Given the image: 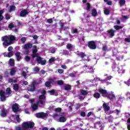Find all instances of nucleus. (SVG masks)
Instances as JSON below:
<instances>
[{
    "label": "nucleus",
    "instance_id": "1",
    "mask_svg": "<svg viewBox=\"0 0 130 130\" xmlns=\"http://www.w3.org/2000/svg\"><path fill=\"white\" fill-rule=\"evenodd\" d=\"M16 40V37L13 35L5 36L2 37L3 46H9L13 44V42Z\"/></svg>",
    "mask_w": 130,
    "mask_h": 130
},
{
    "label": "nucleus",
    "instance_id": "2",
    "mask_svg": "<svg viewBox=\"0 0 130 130\" xmlns=\"http://www.w3.org/2000/svg\"><path fill=\"white\" fill-rule=\"evenodd\" d=\"M22 125L23 128L28 129L29 128H33L35 126V123L33 122H23Z\"/></svg>",
    "mask_w": 130,
    "mask_h": 130
},
{
    "label": "nucleus",
    "instance_id": "3",
    "mask_svg": "<svg viewBox=\"0 0 130 130\" xmlns=\"http://www.w3.org/2000/svg\"><path fill=\"white\" fill-rule=\"evenodd\" d=\"M87 46L89 47V49H96L97 48V45L94 41H88Z\"/></svg>",
    "mask_w": 130,
    "mask_h": 130
},
{
    "label": "nucleus",
    "instance_id": "4",
    "mask_svg": "<svg viewBox=\"0 0 130 130\" xmlns=\"http://www.w3.org/2000/svg\"><path fill=\"white\" fill-rule=\"evenodd\" d=\"M36 117L37 118H44L45 117H47L48 114L47 113H44L43 112L37 113L35 114Z\"/></svg>",
    "mask_w": 130,
    "mask_h": 130
},
{
    "label": "nucleus",
    "instance_id": "5",
    "mask_svg": "<svg viewBox=\"0 0 130 130\" xmlns=\"http://www.w3.org/2000/svg\"><path fill=\"white\" fill-rule=\"evenodd\" d=\"M8 96H6V92L3 90H0V100L2 102H5L7 100Z\"/></svg>",
    "mask_w": 130,
    "mask_h": 130
},
{
    "label": "nucleus",
    "instance_id": "6",
    "mask_svg": "<svg viewBox=\"0 0 130 130\" xmlns=\"http://www.w3.org/2000/svg\"><path fill=\"white\" fill-rule=\"evenodd\" d=\"M36 84V81H33L31 84L29 85V87L27 88L28 92H34L35 91Z\"/></svg>",
    "mask_w": 130,
    "mask_h": 130
},
{
    "label": "nucleus",
    "instance_id": "7",
    "mask_svg": "<svg viewBox=\"0 0 130 130\" xmlns=\"http://www.w3.org/2000/svg\"><path fill=\"white\" fill-rule=\"evenodd\" d=\"M12 111L14 113H17V112H19L20 111V107H19V105L17 103H15L12 105Z\"/></svg>",
    "mask_w": 130,
    "mask_h": 130
},
{
    "label": "nucleus",
    "instance_id": "8",
    "mask_svg": "<svg viewBox=\"0 0 130 130\" xmlns=\"http://www.w3.org/2000/svg\"><path fill=\"white\" fill-rule=\"evenodd\" d=\"M30 12L27 9H24L21 11L20 13V17L21 18H25L27 15H29Z\"/></svg>",
    "mask_w": 130,
    "mask_h": 130
},
{
    "label": "nucleus",
    "instance_id": "9",
    "mask_svg": "<svg viewBox=\"0 0 130 130\" xmlns=\"http://www.w3.org/2000/svg\"><path fill=\"white\" fill-rule=\"evenodd\" d=\"M98 91L100 94H102V96L103 97H104L105 98H106L107 93H108V92H107V90L104 89L103 88H100L98 89Z\"/></svg>",
    "mask_w": 130,
    "mask_h": 130
},
{
    "label": "nucleus",
    "instance_id": "10",
    "mask_svg": "<svg viewBox=\"0 0 130 130\" xmlns=\"http://www.w3.org/2000/svg\"><path fill=\"white\" fill-rule=\"evenodd\" d=\"M51 84L52 85L54 84V80L53 79H49L48 81L46 82L45 83V87L49 88L50 87H51Z\"/></svg>",
    "mask_w": 130,
    "mask_h": 130
},
{
    "label": "nucleus",
    "instance_id": "11",
    "mask_svg": "<svg viewBox=\"0 0 130 130\" xmlns=\"http://www.w3.org/2000/svg\"><path fill=\"white\" fill-rule=\"evenodd\" d=\"M106 98H107L110 100H113V99L115 98V95L114 94L113 92H108V93H107V95L106 96Z\"/></svg>",
    "mask_w": 130,
    "mask_h": 130
},
{
    "label": "nucleus",
    "instance_id": "12",
    "mask_svg": "<svg viewBox=\"0 0 130 130\" xmlns=\"http://www.w3.org/2000/svg\"><path fill=\"white\" fill-rule=\"evenodd\" d=\"M36 61L42 66H45V64H46V60H42L41 57H39L37 59H36Z\"/></svg>",
    "mask_w": 130,
    "mask_h": 130
},
{
    "label": "nucleus",
    "instance_id": "13",
    "mask_svg": "<svg viewBox=\"0 0 130 130\" xmlns=\"http://www.w3.org/2000/svg\"><path fill=\"white\" fill-rule=\"evenodd\" d=\"M115 32H116V30L112 29H109L107 31L108 34L110 36V38H112L115 35Z\"/></svg>",
    "mask_w": 130,
    "mask_h": 130
},
{
    "label": "nucleus",
    "instance_id": "14",
    "mask_svg": "<svg viewBox=\"0 0 130 130\" xmlns=\"http://www.w3.org/2000/svg\"><path fill=\"white\" fill-rule=\"evenodd\" d=\"M32 45L33 44L31 43H27L23 46V48L25 49V50H28V49H31V48H32Z\"/></svg>",
    "mask_w": 130,
    "mask_h": 130
},
{
    "label": "nucleus",
    "instance_id": "15",
    "mask_svg": "<svg viewBox=\"0 0 130 130\" xmlns=\"http://www.w3.org/2000/svg\"><path fill=\"white\" fill-rule=\"evenodd\" d=\"M0 115L2 117H6L7 116V112H6V109L3 108L0 112Z\"/></svg>",
    "mask_w": 130,
    "mask_h": 130
},
{
    "label": "nucleus",
    "instance_id": "16",
    "mask_svg": "<svg viewBox=\"0 0 130 130\" xmlns=\"http://www.w3.org/2000/svg\"><path fill=\"white\" fill-rule=\"evenodd\" d=\"M15 55L17 61H20L22 59V56H21V53L20 52H17Z\"/></svg>",
    "mask_w": 130,
    "mask_h": 130
},
{
    "label": "nucleus",
    "instance_id": "17",
    "mask_svg": "<svg viewBox=\"0 0 130 130\" xmlns=\"http://www.w3.org/2000/svg\"><path fill=\"white\" fill-rule=\"evenodd\" d=\"M103 107L105 110V111H109L110 110V107L108 106V104L106 103H104L103 104Z\"/></svg>",
    "mask_w": 130,
    "mask_h": 130
},
{
    "label": "nucleus",
    "instance_id": "18",
    "mask_svg": "<svg viewBox=\"0 0 130 130\" xmlns=\"http://www.w3.org/2000/svg\"><path fill=\"white\" fill-rule=\"evenodd\" d=\"M77 55L78 57H80V58H82V59L84 58V57H86V56H87V55L83 52H80L78 53Z\"/></svg>",
    "mask_w": 130,
    "mask_h": 130
},
{
    "label": "nucleus",
    "instance_id": "19",
    "mask_svg": "<svg viewBox=\"0 0 130 130\" xmlns=\"http://www.w3.org/2000/svg\"><path fill=\"white\" fill-rule=\"evenodd\" d=\"M38 106L39 105L38 104L36 103V104H33L31 105V108L33 110V111H36V110H37V109H38Z\"/></svg>",
    "mask_w": 130,
    "mask_h": 130
},
{
    "label": "nucleus",
    "instance_id": "20",
    "mask_svg": "<svg viewBox=\"0 0 130 130\" xmlns=\"http://www.w3.org/2000/svg\"><path fill=\"white\" fill-rule=\"evenodd\" d=\"M98 15V12H97V10L96 9H93L91 11V16L92 17H97Z\"/></svg>",
    "mask_w": 130,
    "mask_h": 130
},
{
    "label": "nucleus",
    "instance_id": "21",
    "mask_svg": "<svg viewBox=\"0 0 130 130\" xmlns=\"http://www.w3.org/2000/svg\"><path fill=\"white\" fill-rule=\"evenodd\" d=\"M118 73L122 75V74H124V73H125V70L122 69V67H119L118 68Z\"/></svg>",
    "mask_w": 130,
    "mask_h": 130
},
{
    "label": "nucleus",
    "instance_id": "22",
    "mask_svg": "<svg viewBox=\"0 0 130 130\" xmlns=\"http://www.w3.org/2000/svg\"><path fill=\"white\" fill-rule=\"evenodd\" d=\"M45 102H46V100H39L37 102V104L39 105V104H41V105H44L45 104Z\"/></svg>",
    "mask_w": 130,
    "mask_h": 130
},
{
    "label": "nucleus",
    "instance_id": "23",
    "mask_svg": "<svg viewBox=\"0 0 130 130\" xmlns=\"http://www.w3.org/2000/svg\"><path fill=\"white\" fill-rule=\"evenodd\" d=\"M80 93L81 95H82L83 96H86V95H88V91L84 89H81Z\"/></svg>",
    "mask_w": 130,
    "mask_h": 130
},
{
    "label": "nucleus",
    "instance_id": "24",
    "mask_svg": "<svg viewBox=\"0 0 130 130\" xmlns=\"http://www.w3.org/2000/svg\"><path fill=\"white\" fill-rule=\"evenodd\" d=\"M19 84H15L13 85V90L15 91V92H18L19 91Z\"/></svg>",
    "mask_w": 130,
    "mask_h": 130
},
{
    "label": "nucleus",
    "instance_id": "25",
    "mask_svg": "<svg viewBox=\"0 0 130 130\" xmlns=\"http://www.w3.org/2000/svg\"><path fill=\"white\" fill-rule=\"evenodd\" d=\"M71 89H72V86L70 84H67L64 87L65 91H70Z\"/></svg>",
    "mask_w": 130,
    "mask_h": 130
},
{
    "label": "nucleus",
    "instance_id": "26",
    "mask_svg": "<svg viewBox=\"0 0 130 130\" xmlns=\"http://www.w3.org/2000/svg\"><path fill=\"white\" fill-rule=\"evenodd\" d=\"M59 122H66L67 121V118L65 117L61 116L59 119Z\"/></svg>",
    "mask_w": 130,
    "mask_h": 130
},
{
    "label": "nucleus",
    "instance_id": "27",
    "mask_svg": "<svg viewBox=\"0 0 130 130\" xmlns=\"http://www.w3.org/2000/svg\"><path fill=\"white\" fill-rule=\"evenodd\" d=\"M16 69L15 68H13L11 69L10 74L11 76H15V74H16Z\"/></svg>",
    "mask_w": 130,
    "mask_h": 130
},
{
    "label": "nucleus",
    "instance_id": "28",
    "mask_svg": "<svg viewBox=\"0 0 130 130\" xmlns=\"http://www.w3.org/2000/svg\"><path fill=\"white\" fill-rule=\"evenodd\" d=\"M9 64L11 67H14V66H15V59L12 58L10 59Z\"/></svg>",
    "mask_w": 130,
    "mask_h": 130
},
{
    "label": "nucleus",
    "instance_id": "29",
    "mask_svg": "<svg viewBox=\"0 0 130 130\" xmlns=\"http://www.w3.org/2000/svg\"><path fill=\"white\" fill-rule=\"evenodd\" d=\"M119 5L120 7H123L125 5V0H119Z\"/></svg>",
    "mask_w": 130,
    "mask_h": 130
},
{
    "label": "nucleus",
    "instance_id": "30",
    "mask_svg": "<svg viewBox=\"0 0 130 130\" xmlns=\"http://www.w3.org/2000/svg\"><path fill=\"white\" fill-rule=\"evenodd\" d=\"M93 97L96 99H99V98H100V93H99V92L94 93L93 94Z\"/></svg>",
    "mask_w": 130,
    "mask_h": 130
},
{
    "label": "nucleus",
    "instance_id": "31",
    "mask_svg": "<svg viewBox=\"0 0 130 130\" xmlns=\"http://www.w3.org/2000/svg\"><path fill=\"white\" fill-rule=\"evenodd\" d=\"M31 57L32 58H35V57H37L36 59H37L38 57H41L40 56H39V54L38 53H32L31 54Z\"/></svg>",
    "mask_w": 130,
    "mask_h": 130
},
{
    "label": "nucleus",
    "instance_id": "32",
    "mask_svg": "<svg viewBox=\"0 0 130 130\" xmlns=\"http://www.w3.org/2000/svg\"><path fill=\"white\" fill-rule=\"evenodd\" d=\"M6 94L7 95H11V94H12V90L10 87H8L6 89Z\"/></svg>",
    "mask_w": 130,
    "mask_h": 130
},
{
    "label": "nucleus",
    "instance_id": "33",
    "mask_svg": "<svg viewBox=\"0 0 130 130\" xmlns=\"http://www.w3.org/2000/svg\"><path fill=\"white\" fill-rule=\"evenodd\" d=\"M39 100H46V96L44 95H40L39 96Z\"/></svg>",
    "mask_w": 130,
    "mask_h": 130
},
{
    "label": "nucleus",
    "instance_id": "34",
    "mask_svg": "<svg viewBox=\"0 0 130 130\" xmlns=\"http://www.w3.org/2000/svg\"><path fill=\"white\" fill-rule=\"evenodd\" d=\"M114 28L116 30H120V29H122V28H123V26L120 25H114Z\"/></svg>",
    "mask_w": 130,
    "mask_h": 130
},
{
    "label": "nucleus",
    "instance_id": "35",
    "mask_svg": "<svg viewBox=\"0 0 130 130\" xmlns=\"http://www.w3.org/2000/svg\"><path fill=\"white\" fill-rule=\"evenodd\" d=\"M3 14H4V11L0 10V22L1 21H3V19H4V16H3Z\"/></svg>",
    "mask_w": 130,
    "mask_h": 130
},
{
    "label": "nucleus",
    "instance_id": "36",
    "mask_svg": "<svg viewBox=\"0 0 130 130\" xmlns=\"http://www.w3.org/2000/svg\"><path fill=\"white\" fill-rule=\"evenodd\" d=\"M15 116V119H16V121H17V122H21V118H20V115H16Z\"/></svg>",
    "mask_w": 130,
    "mask_h": 130
},
{
    "label": "nucleus",
    "instance_id": "37",
    "mask_svg": "<svg viewBox=\"0 0 130 130\" xmlns=\"http://www.w3.org/2000/svg\"><path fill=\"white\" fill-rule=\"evenodd\" d=\"M48 93H49L50 95H53V94H55V93H56V90L55 89H52L51 90L48 91Z\"/></svg>",
    "mask_w": 130,
    "mask_h": 130
},
{
    "label": "nucleus",
    "instance_id": "38",
    "mask_svg": "<svg viewBox=\"0 0 130 130\" xmlns=\"http://www.w3.org/2000/svg\"><path fill=\"white\" fill-rule=\"evenodd\" d=\"M9 83H17V80L13 79L12 78H9L8 80Z\"/></svg>",
    "mask_w": 130,
    "mask_h": 130
},
{
    "label": "nucleus",
    "instance_id": "39",
    "mask_svg": "<svg viewBox=\"0 0 130 130\" xmlns=\"http://www.w3.org/2000/svg\"><path fill=\"white\" fill-rule=\"evenodd\" d=\"M16 10V6H10V9L9 11V12L10 13H11V12H12V11H15Z\"/></svg>",
    "mask_w": 130,
    "mask_h": 130
},
{
    "label": "nucleus",
    "instance_id": "40",
    "mask_svg": "<svg viewBox=\"0 0 130 130\" xmlns=\"http://www.w3.org/2000/svg\"><path fill=\"white\" fill-rule=\"evenodd\" d=\"M40 71V69L38 67H35L33 69V72H35L36 73H38V72H39Z\"/></svg>",
    "mask_w": 130,
    "mask_h": 130
},
{
    "label": "nucleus",
    "instance_id": "41",
    "mask_svg": "<svg viewBox=\"0 0 130 130\" xmlns=\"http://www.w3.org/2000/svg\"><path fill=\"white\" fill-rule=\"evenodd\" d=\"M104 14H105V15H106L107 16V15H109V14H110V11H109V9H106L104 10Z\"/></svg>",
    "mask_w": 130,
    "mask_h": 130
},
{
    "label": "nucleus",
    "instance_id": "42",
    "mask_svg": "<svg viewBox=\"0 0 130 130\" xmlns=\"http://www.w3.org/2000/svg\"><path fill=\"white\" fill-rule=\"evenodd\" d=\"M91 9V4H90V3H86V10H87V11H89V10Z\"/></svg>",
    "mask_w": 130,
    "mask_h": 130
},
{
    "label": "nucleus",
    "instance_id": "43",
    "mask_svg": "<svg viewBox=\"0 0 130 130\" xmlns=\"http://www.w3.org/2000/svg\"><path fill=\"white\" fill-rule=\"evenodd\" d=\"M107 119L109 121V122H112V119H113V117L112 116L110 115V116L108 117Z\"/></svg>",
    "mask_w": 130,
    "mask_h": 130
},
{
    "label": "nucleus",
    "instance_id": "44",
    "mask_svg": "<svg viewBox=\"0 0 130 130\" xmlns=\"http://www.w3.org/2000/svg\"><path fill=\"white\" fill-rule=\"evenodd\" d=\"M67 49H72L73 48V45L71 44H68L66 46Z\"/></svg>",
    "mask_w": 130,
    "mask_h": 130
},
{
    "label": "nucleus",
    "instance_id": "45",
    "mask_svg": "<svg viewBox=\"0 0 130 130\" xmlns=\"http://www.w3.org/2000/svg\"><path fill=\"white\" fill-rule=\"evenodd\" d=\"M15 25H14V24L13 23H10L8 25V28L12 30L13 28H14Z\"/></svg>",
    "mask_w": 130,
    "mask_h": 130
},
{
    "label": "nucleus",
    "instance_id": "46",
    "mask_svg": "<svg viewBox=\"0 0 130 130\" xmlns=\"http://www.w3.org/2000/svg\"><path fill=\"white\" fill-rule=\"evenodd\" d=\"M112 79V76H108L105 80H104V82H107V81H110Z\"/></svg>",
    "mask_w": 130,
    "mask_h": 130
},
{
    "label": "nucleus",
    "instance_id": "47",
    "mask_svg": "<svg viewBox=\"0 0 130 130\" xmlns=\"http://www.w3.org/2000/svg\"><path fill=\"white\" fill-rule=\"evenodd\" d=\"M14 55V52H9L8 53L7 57H12Z\"/></svg>",
    "mask_w": 130,
    "mask_h": 130
},
{
    "label": "nucleus",
    "instance_id": "48",
    "mask_svg": "<svg viewBox=\"0 0 130 130\" xmlns=\"http://www.w3.org/2000/svg\"><path fill=\"white\" fill-rule=\"evenodd\" d=\"M57 83L59 86H62L63 85V81L62 80H58Z\"/></svg>",
    "mask_w": 130,
    "mask_h": 130
},
{
    "label": "nucleus",
    "instance_id": "49",
    "mask_svg": "<svg viewBox=\"0 0 130 130\" xmlns=\"http://www.w3.org/2000/svg\"><path fill=\"white\" fill-rule=\"evenodd\" d=\"M55 61V58L53 57H52L49 59V63H52V62H54Z\"/></svg>",
    "mask_w": 130,
    "mask_h": 130
},
{
    "label": "nucleus",
    "instance_id": "50",
    "mask_svg": "<svg viewBox=\"0 0 130 130\" xmlns=\"http://www.w3.org/2000/svg\"><path fill=\"white\" fill-rule=\"evenodd\" d=\"M87 73H90V74H93L94 71H93V68L92 67L90 68L87 71Z\"/></svg>",
    "mask_w": 130,
    "mask_h": 130
},
{
    "label": "nucleus",
    "instance_id": "51",
    "mask_svg": "<svg viewBox=\"0 0 130 130\" xmlns=\"http://www.w3.org/2000/svg\"><path fill=\"white\" fill-rule=\"evenodd\" d=\"M47 23H48L49 24H51L53 23V20L52 18H50L47 20Z\"/></svg>",
    "mask_w": 130,
    "mask_h": 130
},
{
    "label": "nucleus",
    "instance_id": "52",
    "mask_svg": "<svg viewBox=\"0 0 130 130\" xmlns=\"http://www.w3.org/2000/svg\"><path fill=\"white\" fill-rule=\"evenodd\" d=\"M59 24L61 29H63V26H64V23L61 22V21L60 20Z\"/></svg>",
    "mask_w": 130,
    "mask_h": 130
},
{
    "label": "nucleus",
    "instance_id": "53",
    "mask_svg": "<svg viewBox=\"0 0 130 130\" xmlns=\"http://www.w3.org/2000/svg\"><path fill=\"white\" fill-rule=\"evenodd\" d=\"M5 19L6 20H10V19H11V15L9 14H6Z\"/></svg>",
    "mask_w": 130,
    "mask_h": 130
},
{
    "label": "nucleus",
    "instance_id": "54",
    "mask_svg": "<svg viewBox=\"0 0 130 130\" xmlns=\"http://www.w3.org/2000/svg\"><path fill=\"white\" fill-rule=\"evenodd\" d=\"M21 41L22 43H23V44H24V43H25L26 42V37H22L21 39Z\"/></svg>",
    "mask_w": 130,
    "mask_h": 130
},
{
    "label": "nucleus",
    "instance_id": "55",
    "mask_svg": "<svg viewBox=\"0 0 130 130\" xmlns=\"http://www.w3.org/2000/svg\"><path fill=\"white\" fill-rule=\"evenodd\" d=\"M101 123H100V122H96L94 124V127H95V128H97V125H99L100 127L101 126Z\"/></svg>",
    "mask_w": 130,
    "mask_h": 130
},
{
    "label": "nucleus",
    "instance_id": "56",
    "mask_svg": "<svg viewBox=\"0 0 130 130\" xmlns=\"http://www.w3.org/2000/svg\"><path fill=\"white\" fill-rule=\"evenodd\" d=\"M25 61L28 62L31 60V58H30L28 56H25Z\"/></svg>",
    "mask_w": 130,
    "mask_h": 130
},
{
    "label": "nucleus",
    "instance_id": "57",
    "mask_svg": "<svg viewBox=\"0 0 130 130\" xmlns=\"http://www.w3.org/2000/svg\"><path fill=\"white\" fill-rule=\"evenodd\" d=\"M80 115L82 117H85V116H86V113L84 111H81L80 113Z\"/></svg>",
    "mask_w": 130,
    "mask_h": 130
},
{
    "label": "nucleus",
    "instance_id": "58",
    "mask_svg": "<svg viewBox=\"0 0 130 130\" xmlns=\"http://www.w3.org/2000/svg\"><path fill=\"white\" fill-rule=\"evenodd\" d=\"M22 76H23L25 79H27V74L24 71L22 72Z\"/></svg>",
    "mask_w": 130,
    "mask_h": 130
},
{
    "label": "nucleus",
    "instance_id": "59",
    "mask_svg": "<svg viewBox=\"0 0 130 130\" xmlns=\"http://www.w3.org/2000/svg\"><path fill=\"white\" fill-rule=\"evenodd\" d=\"M29 102L30 104H33L35 102V99H31L29 100Z\"/></svg>",
    "mask_w": 130,
    "mask_h": 130
},
{
    "label": "nucleus",
    "instance_id": "60",
    "mask_svg": "<svg viewBox=\"0 0 130 130\" xmlns=\"http://www.w3.org/2000/svg\"><path fill=\"white\" fill-rule=\"evenodd\" d=\"M8 51H9V52H13V47H12V46L9 47L8 48Z\"/></svg>",
    "mask_w": 130,
    "mask_h": 130
},
{
    "label": "nucleus",
    "instance_id": "61",
    "mask_svg": "<svg viewBox=\"0 0 130 130\" xmlns=\"http://www.w3.org/2000/svg\"><path fill=\"white\" fill-rule=\"evenodd\" d=\"M4 75L6 76V77H9V75H10V73H9V71H6L4 72Z\"/></svg>",
    "mask_w": 130,
    "mask_h": 130
},
{
    "label": "nucleus",
    "instance_id": "62",
    "mask_svg": "<svg viewBox=\"0 0 130 130\" xmlns=\"http://www.w3.org/2000/svg\"><path fill=\"white\" fill-rule=\"evenodd\" d=\"M42 95L45 96L46 95V91L45 90H43L41 92Z\"/></svg>",
    "mask_w": 130,
    "mask_h": 130
},
{
    "label": "nucleus",
    "instance_id": "63",
    "mask_svg": "<svg viewBox=\"0 0 130 130\" xmlns=\"http://www.w3.org/2000/svg\"><path fill=\"white\" fill-rule=\"evenodd\" d=\"M63 70L62 69H58V72L59 74H63Z\"/></svg>",
    "mask_w": 130,
    "mask_h": 130
},
{
    "label": "nucleus",
    "instance_id": "64",
    "mask_svg": "<svg viewBox=\"0 0 130 130\" xmlns=\"http://www.w3.org/2000/svg\"><path fill=\"white\" fill-rule=\"evenodd\" d=\"M127 99H130V92H127L126 93Z\"/></svg>",
    "mask_w": 130,
    "mask_h": 130
}]
</instances>
